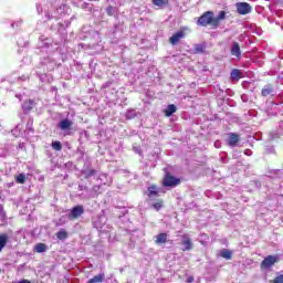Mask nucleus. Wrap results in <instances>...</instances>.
Here are the masks:
<instances>
[{
	"instance_id": "nucleus-12",
	"label": "nucleus",
	"mask_w": 283,
	"mask_h": 283,
	"mask_svg": "<svg viewBox=\"0 0 283 283\" xmlns=\"http://www.w3.org/2000/svg\"><path fill=\"white\" fill-rule=\"evenodd\" d=\"M167 238H168L167 233L160 232L159 234L156 235L155 243L156 244H166Z\"/></svg>"
},
{
	"instance_id": "nucleus-9",
	"label": "nucleus",
	"mask_w": 283,
	"mask_h": 283,
	"mask_svg": "<svg viewBox=\"0 0 283 283\" xmlns=\"http://www.w3.org/2000/svg\"><path fill=\"white\" fill-rule=\"evenodd\" d=\"M238 143H240V135L235 133H230L228 135V145L230 147H238Z\"/></svg>"
},
{
	"instance_id": "nucleus-32",
	"label": "nucleus",
	"mask_w": 283,
	"mask_h": 283,
	"mask_svg": "<svg viewBox=\"0 0 283 283\" xmlns=\"http://www.w3.org/2000/svg\"><path fill=\"white\" fill-rule=\"evenodd\" d=\"M0 213H3V205H0Z\"/></svg>"
},
{
	"instance_id": "nucleus-5",
	"label": "nucleus",
	"mask_w": 283,
	"mask_h": 283,
	"mask_svg": "<svg viewBox=\"0 0 283 283\" xmlns=\"http://www.w3.org/2000/svg\"><path fill=\"white\" fill-rule=\"evenodd\" d=\"M185 30H187V28H184L180 31L172 34V36L169 38V44L178 45L180 43V40L185 39V36H187V33L185 32Z\"/></svg>"
},
{
	"instance_id": "nucleus-23",
	"label": "nucleus",
	"mask_w": 283,
	"mask_h": 283,
	"mask_svg": "<svg viewBox=\"0 0 283 283\" xmlns=\"http://www.w3.org/2000/svg\"><path fill=\"white\" fill-rule=\"evenodd\" d=\"M206 50H207V45H205V44H196L195 45V53L196 54H205Z\"/></svg>"
},
{
	"instance_id": "nucleus-15",
	"label": "nucleus",
	"mask_w": 283,
	"mask_h": 283,
	"mask_svg": "<svg viewBox=\"0 0 283 283\" xmlns=\"http://www.w3.org/2000/svg\"><path fill=\"white\" fill-rule=\"evenodd\" d=\"M231 81H240L242 78V72L238 69H233L230 73Z\"/></svg>"
},
{
	"instance_id": "nucleus-1",
	"label": "nucleus",
	"mask_w": 283,
	"mask_h": 283,
	"mask_svg": "<svg viewBox=\"0 0 283 283\" xmlns=\"http://www.w3.org/2000/svg\"><path fill=\"white\" fill-rule=\"evenodd\" d=\"M199 28H207L210 25L211 30H218V20H214L213 11L203 12L197 20Z\"/></svg>"
},
{
	"instance_id": "nucleus-4",
	"label": "nucleus",
	"mask_w": 283,
	"mask_h": 283,
	"mask_svg": "<svg viewBox=\"0 0 283 283\" xmlns=\"http://www.w3.org/2000/svg\"><path fill=\"white\" fill-rule=\"evenodd\" d=\"M83 213H85V208L81 205L75 206L69 213V220H77V218H81Z\"/></svg>"
},
{
	"instance_id": "nucleus-14",
	"label": "nucleus",
	"mask_w": 283,
	"mask_h": 283,
	"mask_svg": "<svg viewBox=\"0 0 283 283\" xmlns=\"http://www.w3.org/2000/svg\"><path fill=\"white\" fill-rule=\"evenodd\" d=\"M151 209L155 211H160V209L165 208V200L163 199H157L156 202H154L151 206Z\"/></svg>"
},
{
	"instance_id": "nucleus-19",
	"label": "nucleus",
	"mask_w": 283,
	"mask_h": 283,
	"mask_svg": "<svg viewBox=\"0 0 283 283\" xmlns=\"http://www.w3.org/2000/svg\"><path fill=\"white\" fill-rule=\"evenodd\" d=\"M6 244H8V234L2 233V234H0V253L6 248Z\"/></svg>"
},
{
	"instance_id": "nucleus-7",
	"label": "nucleus",
	"mask_w": 283,
	"mask_h": 283,
	"mask_svg": "<svg viewBox=\"0 0 283 283\" xmlns=\"http://www.w3.org/2000/svg\"><path fill=\"white\" fill-rule=\"evenodd\" d=\"M158 196H160V188L156 185L149 186L147 189V197L149 200H154L155 198H158Z\"/></svg>"
},
{
	"instance_id": "nucleus-17",
	"label": "nucleus",
	"mask_w": 283,
	"mask_h": 283,
	"mask_svg": "<svg viewBox=\"0 0 283 283\" xmlns=\"http://www.w3.org/2000/svg\"><path fill=\"white\" fill-rule=\"evenodd\" d=\"M73 123L70 119H62L60 122V128L65 132V129H70L72 127Z\"/></svg>"
},
{
	"instance_id": "nucleus-8",
	"label": "nucleus",
	"mask_w": 283,
	"mask_h": 283,
	"mask_svg": "<svg viewBox=\"0 0 283 283\" xmlns=\"http://www.w3.org/2000/svg\"><path fill=\"white\" fill-rule=\"evenodd\" d=\"M237 12L239 14H249L251 12V4L248 2H239L237 3Z\"/></svg>"
},
{
	"instance_id": "nucleus-30",
	"label": "nucleus",
	"mask_w": 283,
	"mask_h": 283,
	"mask_svg": "<svg viewBox=\"0 0 283 283\" xmlns=\"http://www.w3.org/2000/svg\"><path fill=\"white\" fill-rule=\"evenodd\" d=\"M187 283H193V276H188Z\"/></svg>"
},
{
	"instance_id": "nucleus-11",
	"label": "nucleus",
	"mask_w": 283,
	"mask_h": 283,
	"mask_svg": "<svg viewBox=\"0 0 283 283\" xmlns=\"http://www.w3.org/2000/svg\"><path fill=\"white\" fill-rule=\"evenodd\" d=\"M176 112H178V107H176L175 104H170L166 107V109L164 111V114L169 118L170 116H174Z\"/></svg>"
},
{
	"instance_id": "nucleus-16",
	"label": "nucleus",
	"mask_w": 283,
	"mask_h": 283,
	"mask_svg": "<svg viewBox=\"0 0 283 283\" xmlns=\"http://www.w3.org/2000/svg\"><path fill=\"white\" fill-rule=\"evenodd\" d=\"M105 280V274L99 273L95 275L94 277L90 279L86 283H102Z\"/></svg>"
},
{
	"instance_id": "nucleus-27",
	"label": "nucleus",
	"mask_w": 283,
	"mask_h": 283,
	"mask_svg": "<svg viewBox=\"0 0 283 283\" xmlns=\"http://www.w3.org/2000/svg\"><path fill=\"white\" fill-rule=\"evenodd\" d=\"M51 147L55 150V151H61V149H63V144H61V142H53L51 144Z\"/></svg>"
},
{
	"instance_id": "nucleus-3",
	"label": "nucleus",
	"mask_w": 283,
	"mask_h": 283,
	"mask_svg": "<svg viewBox=\"0 0 283 283\" xmlns=\"http://www.w3.org/2000/svg\"><path fill=\"white\" fill-rule=\"evenodd\" d=\"M276 262H280V258L277 255H268L261 262V270L264 271L266 269H271V266H275Z\"/></svg>"
},
{
	"instance_id": "nucleus-31",
	"label": "nucleus",
	"mask_w": 283,
	"mask_h": 283,
	"mask_svg": "<svg viewBox=\"0 0 283 283\" xmlns=\"http://www.w3.org/2000/svg\"><path fill=\"white\" fill-rule=\"evenodd\" d=\"M114 8L112 6L108 7L107 12H112Z\"/></svg>"
},
{
	"instance_id": "nucleus-26",
	"label": "nucleus",
	"mask_w": 283,
	"mask_h": 283,
	"mask_svg": "<svg viewBox=\"0 0 283 283\" xmlns=\"http://www.w3.org/2000/svg\"><path fill=\"white\" fill-rule=\"evenodd\" d=\"M25 180H28V178H25L24 174H20L17 178H15V182H18V185H25Z\"/></svg>"
},
{
	"instance_id": "nucleus-28",
	"label": "nucleus",
	"mask_w": 283,
	"mask_h": 283,
	"mask_svg": "<svg viewBox=\"0 0 283 283\" xmlns=\"http://www.w3.org/2000/svg\"><path fill=\"white\" fill-rule=\"evenodd\" d=\"M92 176H96V170H95V169H90V170L85 174L84 178H85V180H87V179L92 178Z\"/></svg>"
},
{
	"instance_id": "nucleus-22",
	"label": "nucleus",
	"mask_w": 283,
	"mask_h": 283,
	"mask_svg": "<svg viewBox=\"0 0 283 283\" xmlns=\"http://www.w3.org/2000/svg\"><path fill=\"white\" fill-rule=\"evenodd\" d=\"M56 238L57 240H67V238H70V233H67V231L62 229L59 232H56Z\"/></svg>"
},
{
	"instance_id": "nucleus-13",
	"label": "nucleus",
	"mask_w": 283,
	"mask_h": 283,
	"mask_svg": "<svg viewBox=\"0 0 283 283\" xmlns=\"http://www.w3.org/2000/svg\"><path fill=\"white\" fill-rule=\"evenodd\" d=\"M273 92V84H266L261 90V96L266 97Z\"/></svg>"
},
{
	"instance_id": "nucleus-20",
	"label": "nucleus",
	"mask_w": 283,
	"mask_h": 283,
	"mask_svg": "<svg viewBox=\"0 0 283 283\" xmlns=\"http://www.w3.org/2000/svg\"><path fill=\"white\" fill-rule=\"evenodd\" d=\"M34 251L35 253H45V251H48V245H45V243H38L34 247Z\"/></svg>"
},
{
	"instance_id": "nucleus-24",
	"label": "nucleus",
	"mask_w": 283,
	"mask_h": 283,
	"mask_svg": "<svg viewBox=\"0 0 283 283\" xmlns=\"http://www.w3.org/2000/svg\"><path fill=\"white\" fill-rule=\"evenodd\" d=\"M34 105V99L25 101L23 104L24 112H32V106Z\"/></svg>"
},
{
	"instance_id": "nucleus-25",
	"label": "nucleus",
	"mask_w": 283,
	"mask_h": 283,
	"mask_svg": "<svg viewBox=\"0 0 283 283\" xmlns=\"http://www.w3.org/2000/svg\"><path fill=\"white\" fill-rule=\"evenodd\" d=\"M154 6L163 8V6H169V0H151Z\"/></svg>"
},
{
	"instance_id": "nucleus-2",
	"label": "nucleus",
	"mask_w": 283,
	"mask_h": 283,
	"mask_svg": "<svg viewBox=\"0 0 283 283\" xmlns=\"http://www.w3.org/2000/svg\"><path fill=\"white\" fill-rule=\"evenodd\" d=\"M182 181L180 180V178L175 177L174 175H171V172H166L161 185L163 187H178V185H180Z\"/></svg>"
},
{
	"instance_id": "nucleus-10",
	"label": "nucleus",
	"mask_w": 283,
	"mask_h": 283,
	"mask_svg": "<svg viewBox=\"0 0 283 283\" xmlns=\"http://www.w3.org/2000/svg\"><path fill=\"white\" fill-rule=\"evenodd\" d=\"M230 53H231L232 56H237V59H240V56H242V51L240 49V43L233 42L232 48L230 50Z\"/></svg>"
},
{
	"instance_id": "nucleus-6",
	"label": "nucleus",
	"mask_w": 283,
	"mask_h": 283,
	"mask_svg": "<svg viewBox=\"0 0 283 283\" xmlns=\"http://www.w3.org/2000/svg\"><path fill=\"white\" fill-rule=\"evenodd\" d=\"M181 251H191L193 249V242L187 234L181 235Z\"/></svg>"
},
{
	"instance_id": "nucleus-18",
	"label": "nucleus",
	"mask_w": 283,
	"mask_h": 283,
	"mask_svg": "<svg viewBox=\"0 0 283 283\" xmlns=\"http://www.w3.org/2000/svg\"><path fill=\"white\" fill-rule=\"evenodd\" d=\"M220 256L224 260H232L233 253L231 252V250L222 249L220 251Z\"/></svg>"
},
{
	"instance_id": "nucleus-29",
	"label": "nucleus",
	"mask_w": 283,
	"mask_h": 283,
	"mask_svg": "<svg viewBox=\"0 0 283 283\" xmlns=\"http://www.w3.org/2000/svg\"><path fill=\"white\" fill-rule=\"evenodd\" d=\"M273 283H283V274L276 276V277L273 280Z\"/></svg>"
},
{
	"instance_id": "nucleus-21",
	"label": "nucleus",
	"mask_w": 283,
	"mask_h": 283,
	"mask_svg": "<svg viewBox=\"0 0 283 283\" xmlns=\"http://www.w3.org/2000/svg\"><path fill=\"white\" fill-rule=\"evenodd\" d=\"M224 19H227V11H220L219 15L217 18L214 17V21H217V28L220 27V21H224Z\"/></svg>"
}]
</instances>
